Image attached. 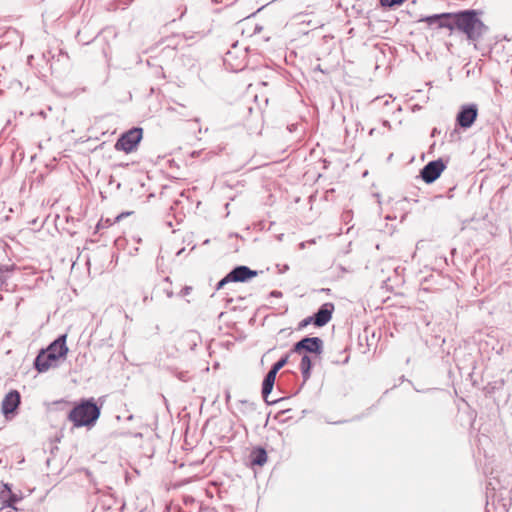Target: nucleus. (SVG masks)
<instances>
[{
    "mask_svg": "<svg viewBox=\"0 0 512 512\" xmlns=\"http://www.w3.org/2000/svg\"><path fill=\"white\" fill-rule=\"evenodd\" d=\"M143 134L144 130L140 126H133L122 132L114 144L115 150L126 154L136 151L143 139Z\"/></svg>",
    "mask_w": 512,
    "mask_h": 512,
    "instance_id": "7ed1b4c3",
    "label": "nucleus"
},
{
    "mask_svg": "<svg viewBox=\"0 0 512 512\" xmlns=\"http://www.w3.org/2000/svg\"><path fill=\"white\" fill-rule=\"evenodd\" d=\"M230 236H231V237H232V236H236V237H238L239 235H238V233H235V234H230Z\"/></svg>",
    "mask_w": 512,
    "mask_h": 512,
    "instance_id": "4d7b16f0",
    "label": "nucleus"
},
{
    "mask_svg": "<svg viewBox=\"0 0 512 512\" xmlns=\"http://www.w3.org/2000/svg\"><path fill=\"white\" fill-rule=\"evenodd\" d=\"M310 324L315 325V320H314L313 315L307 316L304 319H302L298 324V330H302Z\"/></svg>",
    "mask_w": 512,
    "mask_h": 512,
    "instance_id": "412c9836",
    "label": "nucleus"
},
{
    "mask_svg": "<svg viewBox=\"0 0 512 512\" xmlns=\"http://www.w3.org/2000/svg\"><path fill=\"white\" fill-rule=\"evenodd\" d=\"M288 269H289V266L285 265L284 267H282L281 273L287 271Z\"/></svg>",
    "mask_w": 512,
    "mask_h": 512,
    "instance_id": "c03bdc74",
    "label": "nucleus"
},
{
    "mask_svg": "<svg viewBox=\"0 0 512 512\" xmlns=\"http://www.w3.org/2000/svg\"><path fill=\"white\" fill-rule=\"evenodd\" d=\"M42 349L48 353H54L62 356L63 359H66L69 352V348L67 346V334H59L47 347Z\"/></svg>",
    "mask_w": 512,
    "mask_h": 512,
    "instance_id": "4468645a",
    "label": "nucleus"
},
{
    "mask_svg": "<svg viewBox=\"0 0 512 512\" xmlns=\"http://www.w3.org/2000/svg\"><path fill=\"white\" fill-rule=\"evenodd\" d=\"M192 291V287L191 286H188V285H185L180 293H179V296L183 297V296H186V295H189L190 292Z\"/></svg>",
    "mask_w": 512,
    "mask_h": 512,
    "instance_id": "bb28decb",
    "label": "nucleus"
},
{
    "mask_svg": "<svg viewBox=\"0 0 512 512\" xmlns=\"http://www.w3.org/2000/svg\"><path fill=\"white\" fill-rule=\"evenodd\" d=\"M284 377H287L289 380L295 381L298 378V375L296 372L292 370H285L280 374L278 385H280Z\"/></svg>",
    "mask_w": 512,
    "mask_h": 512,
    "instance_id": "aec40b11",
    "label": "nucleus"
},
{
    "mask_svg": "<svg viewBox=\"0 0 512 512\" xmlns=\"http://www.w3.org/2000/svg\"><path fill=\"white\" fill-rule=\"evenodd\" d=\"M164 109L167 113H171V114L175 113L179 120H190L191 119L196 123L200 122L199 117L193 116L194 115L193 109L185 103H179V102L173 101V105L168 104Z\"/></svg>",
    "mask_w": 512,
    "mask_h": 512,
    "instance_id": "f8f14e48",
    "label": "nucleus"
},
{
    "mask_svg": "<svg viewBox=\"0 0 512 512\" xmlns=\"http://www.w3.org/2000/svg\"><path fill=\"white\" fill-rule=\"evenodd\" d=\"M447 14L448 13H442V14L428 16V17L422 19V21H424L430 25L437 23L439 28H447L450 31H452V30H454V21L453 22L449 21V20H452V17H450V16H443V15H447Z\"/></svg>",
    "mask_w": 512,
    "mask_h": 512,
    "instance_id": "dca6fc26",
    "label": "nucleus"
},
{
    "mask_svg": "<svg viewBox=\"0 0 512 512\" xmlns=\"http://www.w3.org/2000/svg\"><path fill=\"white\" fill-rule=\"evenodd\" d=\"M335 305L332 302H325L319 306V308L312 315L315 320V326L318 328L327 325L333 316Z\"/></svg>",
    "mask_w": 512,
    "mask_h": 512,
    "instance_id": "ddd939ff",
    "label": "nucleus"
},
{
    "mask_svg": "<svg viewBox=\"0 0 512 512\" xmlns=\"http://www.w3.org/2000/svg\"><path fill=\"white\" fill-rule=\"evenodd\" d=\"M20 403L21 395L16 389H11L4 396L1 402V412L6 420H12L18 414Z\"/></svg>",
    "mask_w": 512,
    "mask_h": 512,
    "instance_id": "1a4fd4ad",
    "label": "nucleus"
},
{
    "mask_svg": "<svg viewBox=\"0 0 512 512\" xmlns=\"http://www.w3.org/2000/svg\"><path fill=\"white\" fill-rule=\"evenodd\" d=\"M129 164L128 163H119L117 164L118 167H127Z\"/></svg>",
    "mask_w": 512,
    "mask_h": 512,
    "instance_id": "a19ab883",
    "label": "nucleus"
},
{
    "mask_svg": "<svg viewBox=\"0 0 512 512\" xmlns=\"http://www.w3.org/2000/svg\"><path fill=\"white\" fill-rule=\"evenodd\" d=\"M34 114H37L39 116H41L42 118H46L47 116V113H46V110L45 109H40L38 110L37 112H32L31 115H34Z\"/></svg>",
    "mask_w": 512,
    "mask_h": 512,
    "instance_id": "c756f323",
    "label": "nucleus"
},
{
    "mask_svg": "<svg viewBox=\"0 0 512 512\" xmlns=\"http://www.w3.org/2000/svg\"><path fill=\"white\" fill-rule=\"evenodd\" d=\"M183 251H184V248H182L181 250H179V251L177 252V255H180L181 253H183Z\"/></svg>",
    "mask_w": 512,
    "mask_h": 512,
    "instance_id": "3c124183",
    "label": "nucleus"
},
{
    "mask_svg": "<svg viewBox=\"0 0 512 512\" xmlns=\"http://www.w3.org/2000/svg\"><path fill=\"white\" fill-rule=\"evenodd\" d=\"M294 130V127L289 128V132H292Z\"/></svg>",
    "mask_w": 512,
    "mask_h": 512,
    "instance_id": "052dcab7",
    "label": "nucleus"
},
{
    "mask_svg": "<svg viewBox=\"0 0 512 512\" xmlns=\"http://www.w3.org/2000/svg\"><path fill=\"white\" fill-rule=\"evenodd\" d=\"M164 282L171 284V279H170V277H169V276H166V277L164 278Z\"/></svg>",
    "mask_w": 512,
    "mask_h": 512,
    "instance_id": "79ce46f5",
    "label": "nucleus"
},
{
    "mask_svg": "<svg viewBox=\"0 0 512 512\" xmlns=\"http://www.w3.org/2000/svg\"><path fill=\"white\" fill-rule=\"evenodd\" d=\"M251 467H263L268 461L267 450L261 446H254L248 456Z\"/></svg>",
    "mask_w": 512,
    "mask_h": 512,
    "instance_id": "2eb2a0df",
    "label": "nucleus"
},
{
    "mask_svg": "<svg viewBox=\"0 0 512 512\" xmlns=\"http://www.w3.org/2000/svg\"><path fill=\"white\" fill-rule=\"evenodd\" d=\"M416 92H418V93H423V92H427V93H429V92H430V87H429L427 90L420 89V88H419V89H416Z\"/></svg>",
    "mask_w": 512,
    "mask_h": 512,
    "instance_id": "4c0bfd02",
    "label": "nucleus"
},
{
    "mask_svg": "<svg viewBox=\"0 0 512 512\" xmlns=\"http://www.w3.org/2000/svg\"><path fill=\"white\" fill-rule=\"evenodd\" d=\"M392 157H393V153L389 154V156L387 157V161L392 160Z\"/></svg>",
    "mask_w": 512,
    "mask_h": 512,
    "instance_id": "de8ad7c7",
    "label": "nucleus"
},
{
    "mask_svg": "<svg viewBox=\"0 0 512 512\" xmlns=\"http://www.w3.org/2000/svg\"><path fill=\"white\" fill-rule=\"evenodd\" d=\"M383 125L390 128V123L387 120L383 121Z\"/></svg>",
    "mask_w": 512,
    "mask_h": 512,
    "instance_id": "37998d69",
    "label": "nucleus"
},
{
    "mask_svg": "<svg viewBox=\"0 0 512 512\" xmlns=\"http://www.w3.org/2000/svg\"><path fill=\"white\" fill-rule=\"evenodd\" d=\"M64 360L65 359H63L62 356L56 355L54 353H48L45 350L40 349L33 360V368L38 373H45L51 368L58 367Z\"/></svg>",
    "mask_w": 512,
    "mask_h": 512,
    "instance_id": "6e6552de",
    "label": "nucleus"
},
{
    "mask_svg": "<svg viewBox=\"0 0 512 512\" xmlns=\"http://www.w3.org/2000/svg\"><path fill=\"white\" fill-rule=\"evenodd\" d=\"M448 160L439 157L429 161L420 170V178L426 184L434 183L447 168Z\"/></svg>",
    "mask_w": 512,
    "mask_h": 512,
    "instance_id": "0eeeda50",
    "label": "nucleus"
},
{
    "mask_svg": "<svg viewBox=\"0 0 512 512\" xmlns=\"http://www.w3.org/2000/svg\"><path fill=\"white\" fill-rule=\"evenodd\" d=\"M405 0H380V4L381 6L383 7H393L395 5H400L404 2Z\"/></svg>",
    "mask_w": 512,
    "mask_h": 512,
    "instance_id": "393cba45",
    "label": "nucleus"
},
{
    "mask_svg": "<svg viewBox=\"0 0 512 512\" xmlns=\"http://www.w3.org/2000/svg\"><path fill=\"white\" fill-rule=\"evenodd\" d=\"M374 131H375V129H374V128H372V129L370 130V132H369V133H370V135L374 134Z\"/></svg>",
    "mask_w": 512,
    "mask_h": 512,
    "instance_id": "5fc2aeb1",
    "label": "nucleus"
},
{
    "mask_svg": "<svg viewBox=\"0 0 512 512\" xmlns=\"http://www.w3.org/2000/svg\"><path fill=\"white\" fill-rule=\"evenodd\" d=\"M417 392H431V393H434V392H443L442 389H438V388H431V389H426V390H418V389H415Z\"/></svg>",
    "mask_w": 512,
    "mask_h": 512,
    "instance_id": "7c9ffc66",
    "label": "nucleus"
},
{
    "mask_svg": "<svg viewBox=\"0 0 512 512\" xmlns=\"http://www.w3.org/2000/svg\"><path fill=\"white\" fill-rule=\"evenodd\" d=\"M349 359H350V357H349V355H347V356L344 358V360H342V361H339V360H332V363H333V364H343V365H345V364H347V363L349 362Z\"/></svg>",
    "mask_w": 512,
    "mask_h": 512,
    "instance_id": "c85d7f7f",
    "label": "nucleus"
},
{
    "mask_svg": "<svg viewBox=\"0 0 512 512\" xmlns=\"http://www.w3.org/2000/svg\"><path fill=\"white\" fill-rule=\"evenodd\" d=\"M478 105L476 103H466L460 106L456 118L455 126L467 130L473 126L478 117Z\"/></svg>",
    "mask_w": 512,
    "mask_h": 512,
    "instance_id": "423d86ee",
    "label": "nucleus"
},
{
    "mask_svg": "<svg viewBox=\"0 0 512 512\" xmlns=\"http://www.w3.org/2000/svg\"><path fill=\"white\" fill-rule=\"evenodd\" d=\"M268 100H269V98H268V97H265V98H264L265 105H267V104H268Z\"/></svg>",
    "mask_w": 512,
    "mask_h": 512,
    "instance_id": "09e8293b",
    "label": "nucleus"
},
{
    "mask_svg": "<svg viewBox=\"0 0 512 512\" xmlns=\"http://www.w3.org/2000/svg\"><path fill=\"white\" fill-rule=\"evenodd\" d=\"M326 422H327L328 424L339 425V424L346 423V422H347V420H339V421H329V420H326Z\"/></svg>",
    "mask_w": 512,
    "mask_h": 512,
    "instance_id": "473e14b6",
    "label": "nucleus"
},
{
    "mask_svg": "<svg viewBox=\"0 0 512 512\" xmlns=\"http://www.w3.org/2000/svg\"><path fill=\"white\" fill-rule=\"evenodd\" d=\"M232 283L229 274L227 273L221 280H219L215 286V290L219 291L225 287V285Z\"/></svg>",
    "mask_w": 512,
    "mask_h": 512,
    "instance_id": "5701e85b",
    "label": "nucleus"
},
{
    "mask_svg": "<svg viewBox=\"0 0 512 512\" xmlns=\"http://www.w3.org/2000/svg\"><path fill=\"white\" fill-rule=\"evenodd\" d=\"M103 403V397L98 400L94 397H83L74 402L65 399L53 402L60 408L72 404V408L67 413V420L72 423L74 428L85 427L88 430L92 429L100 418Z\"/></svg>",
    "mask_w": 512,
    "mask_h": 512,
    "instance_id": "f257e3e1",
    "label": "nucleus"
},
{
    "mask_svg": "<svg viewBox=\"0 0 512 512\" xmlns=\"http://www.w3.org/2000/svg\"><path fill=\"white\" fill-rule=\"evenodd\" d=\"M283 236H284V234H280V235L278 236V240H280V241H281V240H282V238H283Z\"/></svg>",
    "mask_w": 512,
    "mask_h": 512,
    "instance_id": "8fccbe9b",
    "label": "nucleus"
},
{
    "mask_svg": "<svg viewBox=\"0 0 512 512\" xmlns=\"http://www.w3.org/2000/svg\"><path fill=\"white\" fill-rule=\"evenodd\" d=\"M117 189H120L121 188V183L118 182L117 185H116Z\"/></svg>",
    "mask_w": 512,
    "mask_h": 512,
    "instance_id": "603ef678",
    "label": "nucleus"
},
{
    "mask_svg": "<svg viewBox=\"0 0 512 512\" xmlns=\"http://www.w3.org/2000/svg\"><path fill=\"white\" fill-rule=\"evenodd\" d=\"M7 512H15V511H14V510H12V509H10V510H8Z\"/></svg>",
    "mask_w": 512,
    "mask_h": 512,
    "instance_id": "e2e57ef3",
    "label": "nucleus"
},
{
    "mask_svg": "<svg viewBox=\"0 0 512 512\" xmlns=\"http://www.w3.org/2000/svg\"><path fill=\"white\" fill-rule=\"evenodd\" d=\"M23 499L22 492L13 491V485L7 482H0V511L6 508L19 512L20 508L16 506Z\"/></svg>",
    "mask_w": 512,
    "mask_h": 512,
    "instance_id": "39448f33",
    "label": "nucleus"
},
{
    "mask_svg": "<svg viewBox=\"0 0 512 512\" xmlns=\"http://www.w3.org/2000/svg\"><path fill=\"white\" fill-rule=\"evenodd\" d=\"M290 411H291V409H283L279 413L285 414V413L290 412Z\"/></svg>",
    "mask_w": 512,
    "mask_h": 512,
    "instance_id": "a18cd8bd",
    "label": "nucleus"
},
{
    "mask_svg": "<svg viewBox=\"0 0 512 512\" xmlns=\"http://www.w3.org/2000/svg\"><path fill=\"white\" fill-rule=\"evenodd\" d=\"M232 283H247L259 274L247 265H236L228 272Z\"/></svg>",
    "mask_w": 512,
    "mask_h": 512,
    "instance_id": "9b49d317",
    "label": "nucleus"
},
{
    "mask_svg": "<svg viewBox=\"0 0 512 512\" xmlns=\"http://www.w3.org/2000/svg\"><path fill=\"white\" fill-rule=\"evenodd\" d=\"M318 292L325 293V294L329 295L331 293V289L330 288H321L318 290Z\"/></svg>",
    "mask_w": 512,
    "mask_h": 512,
    "instance_id": "e433bc0d",
    "label": "nucleus"
},
{
    "mask_svg": "<svg viewBox=\"0 0 512 512\" xmlns=\"http://www.w3.org/2000/svg\"><path fill=\"white\" fill-rule=\"evenodd\" d=\"M481 14L478 10H464L446 16L452 17L454 29L462 32L468 40L478 41L487 31V26L480 19Z\"/></svg>",
    "mask_w": 512,
    "mask_h": 512,
    "instance_id": "f03ea898",
    "label": "nucleus"
},
{
    "mask_svg": "<svg viewBox=\"0 0 512 512\" xmlns=\"http://www.w3.org/2000/svg\"><path fill=\"white\" fill-rule=\"evenodd\" d=\"M269 296L270 297H275V298H281L283 296V293L279 290H272L270 293H269Z\"/></svg>",
    "mask_w": 512,
    "mask_h": 512,
    "instance_id": "cd10ccee",
    "label": "nucleus"
},
{
    "mask_svg": "<svg viewBox=\"0 0 512 512\" xmlns=\"http://www.w3.org/2000/svg\"><path fill=\"white\" fill-rule=\"evenodd\" d=\"M112 224H114V220L111 221L109 218H107L106 220H103V226H105V227H109Z\"/></svg>",
    "mask_w": 512,
    "mask_h": 512,
    "instance_id": "f704fd0d",
    "label": "nucleus"
},
{
    "mask_svg": "<svg viewBox=\"0 0 512 512\" xmlns=\"http://www.w3.org/2000/svg\"><path fill=\"white\" fill-rule=\"evenodd\" d=\"M274 385L275 384H273L271 382L264 381V380L262 381L261 394H262L263 400L265 401V403L268 406L275 405V404L280 403L286 399L285 397H281L278 399L269 400V395L271 394V392L274 388Z\"/></svg>",
    "mask_w": 512,
    "mask_h": 512,
    "instance_id": "f3484780",
    "label": "nucleus"
},
{
    "mask_svg": "<svg viewBox=\"0 0 512 512\" xmlns=\"http://www.w3.org/2000/svg\"><path fill=\"white\" fill-rule=\"evenodd\" d=\"M339 269H340V270H341V272H343V273L348 272L347 268H346V267H344V266H342V265H339Z\"/></svg>",
    "mask_w": 512,
    "mask_h": 512,
    "instance_id": "58836bf2",
    "label": "nucleus"
},
{
    "mask_svg": "<svg viewBox=\"0 0 512 512\" xmlns=\"http://www.w3.org/2000/svg\"><path fill=\"white\" fill-rule=\"evenodd\" d=\"M315 358L310 355H301L299 369L302 376V383L291 393V396H296L303 389L306 382L311 378L312 370L315 366Z\"/></svg>",
    "mask_w": 512,
    "mask_h": 512,
    "instance_id": "9d476101",
    "label": "nucleus"
},
{
    "mask_svg": "<svg viewBox=\"0 0 512 512\" xmlns=\"http://www.w3.org/2000/svg\"><path fill=\"white\" fill-rule=\"evenodd\" d=\"M133 214V211H123L114 218V223L120 222L122 219Z\"/></svg>",
    "mask_w": 512,
    "mask_h": 512,
    "instance_id": "a878e982",
    "label": "nucleus"
},
{
    "mask_svg": "<svg viewBox=\"0 0 512 512\" xmlns=\"http://www.w3.org/2000/svg\"><path fill=\"white\" fill-rule=\"evenodd\" d=\"M163 291L168 298H172L174 296L173 290L170 288H164Z\"/></svg>",
    "mask_w": 512,
    "mask_h": 512,
    "instance_id": "2f4dec72",
    "label": "nucleus"
},
{
    "mask_svg": "<svg viewBox=\"0 0 512 512\" xmlns=\"http://www.w3.org/2000/svg\"><path fill=\"white\" fill-rule=\"evenodd\" d=\"M486 512H490V509H489V501L487 500L486 502Z\"/></svg>",
    "mask_w": 512,
    "mask_h": 512,
    "instance_id": "49530a36",
    "label": "nucleus"
},
{
    "mask_svg": "<svg viewBox=\"0 0 512 512\" xmlns=\"http://www.w3.org/2000/svg\"><path fill=\"white\" fill-rule=\"evenodd\" d=\"M230 392L229 391H226L225 392V398H226V401H229L230 400Z\"/></svg>",
    "mask_w": 512,
    "mask_h": 512,
    "instance_id": "ea45409f",
    "label": "nucleus"
},
{
    "mask_svg": "<svg viewBox=\"0 0 512 512\" xmlns=\"http://www.w3.org/2000/svg\"><path fill=\"white\" fill-rule=\"evenodd\" d=\"M14 269V265H6L0 264V289L7 290L6 286L8 285L7 279L8 274L12 272Z\"/></svg>",
    "mask_w": 512,
    "mask_h": 512,
    "instance_id": "a211bd4d",
    "label": "nucleus"
},
{
    "mask_svg": "<svg viewBox=\"0 0 512 512\" xmlns=\"http://www.w3.org/2000/svg\"><path fill=\"white\" fill-rule=\"evenodd\" d=\"M101 227H104V226H103V219H101V220L97 223V225H96V227H95V233H97Z\"/></svg>",
    "mask_w": 512,
    "mask_h": 512,
    "instance_id": "c9c22d12",
    "label": "nucleus"
},
{
    "mask_svg": "<svg viewBox=\"0 0 512 512\" xmlns=\"http://www.w3.org/2000/svg\"><path fill=\"white\" fill-rule=\"evenodd\" d=\"M258 99H259L258 97L253 98L254 102H257Z\"/></svg>",
    "mask_w": 512,
    "mask_h": 512,
    "instance_id": "bf43d9fd",
    "label": "nucleus"
},
{
    "mask_svg": "<svg viewBox=\"0 0 512 512\" xmlns=\"http://www.w3.org/2000/svg\"><path fill=\"white\" fill-rule=\"evenodd\" d=\"M260 84L263 85V86H266L267 82H261Z\"/></svg>",
    "mask_w": 512,
    "mask_h": 512,
    "instance_id": "13d9d810",
    "label": "nucleus"
},
{
    "mask_svg": "<svg viewBox=\"0 0 512 512\" xmlns=\"http://www.w3.org/2000/svg\"><path fill=\"white\" fill-rule=\"evenodd\" d=\"M294 130V127L289 128V132H292Z\"/></svg>",
    "mask_w": 512,
    "mask_h": 512,
    "instance_id": "680f3d73",
    "label": "nucleus"
},
{
    "mask_svg": "<svg viewBox=\"0 0 512 512\" xmlns=\"http://www.w3.org/2000/svg\"><path fill=\"white\" fill-rule=\"evenodd\" d=\"M239 403L243 406L244 412H251L256 410V404L248 400H240Z\"/></svg>",
    "mask_w": 512,
    "mask_h": 512,
    "instance_id": "b1692460",
    "label": "nucleus"
},
{
    "mask_svg": "<svg viewBox=\"0 0 512 512\" xmlns=\"http://www.w3.org/2000/svg\"><path fill=\"white\" fill-rule=\"evenodd\" d=\"M47 110L51 111L52 107L50 105L47 106Z\"/></svg>",
    "mask_w": 512,
    "mask_h": 512,
    "instance_id": "6e6d98bb",
    "label": "nucleus"
},
{
    "mask_svg": "<svg viewBox=\"0 0 512 512\" xmlns=\"http://www.w3.org/2000/svg\"><path fill=\"white\" fill-rule=\"evenodd\" d=\"M292 354L293 353H290L289 350L287 353L283 354L276 362H274L271 365V367L279 372L283 367H285L289 363Z\"/></svg>",
    "mask_w": 512,
    "mask_h": 512,
    "instance_id": "6ab92c4d",
    "label": "nucleus"
},
{
    "mask_svg": "<svg viewBox=\"0 0 512 512\" xmlns=\"http://www.w3.org/2000/svg\"><path fill=\"white\" fill-rule=\"evenodd\" d=\"M351 217H352V212H351V211H345V212L343 213V219H344L345 221H347V220H348V219H350Z\"/></svg>",
    "mask_w": 512,
    "mask_h": 512,
    "instance_id": "72a5a7b5",
    "label": "nucleus"
},
{
    "mask_svg": "<svg viewBox=\"0 0 512 512\" xmlns=\"http://www.w3.org/2000/svg\"><path fill=\"white\" fill-rule=\"evenodd\" d=\"M279 372L275 369H273L272 367H270V370L267 372V374L264 376V381H268V382H271L273 384H275V381H276V377H277V374Z\"/></svg>",
    "mask_w": 512,
    "mask_h": 512,
    "instance_id": "4be33fe9",
    "label": "nucleus"
},
{
    "mask_svg": "<svg viewBox=\"0 0 512 512\" xmlns=\"http://www.w3.org/2000/svg\"><path fill=\"white\" fill-rule=\"evenodd\" d=\"M132 419H133V415L132 414L127 417V420H132Z\"/></svg>",
    "mask_w": 512,
    "mask_h": 512,
    "instance_id": "864d4df0",
    "label": "nucleus"
},
{
    "mask_svg": "<svg viewBox=\"0 0 512 512\" xmlns=\"http://www.w3.org/2000/svg\"><path fill=\"white\" fill-rule=\"evenodd\" d=\"M324 352V341L319 336L306 335L299 341L295 342L290 353L298 355H310L313 357H320Z\"/></svg>",
    "mask_w": 512,
    "mask_h": 512,
    "instance_id": "20e7f679",
    "label": "nucleus"
}]
</instances>
